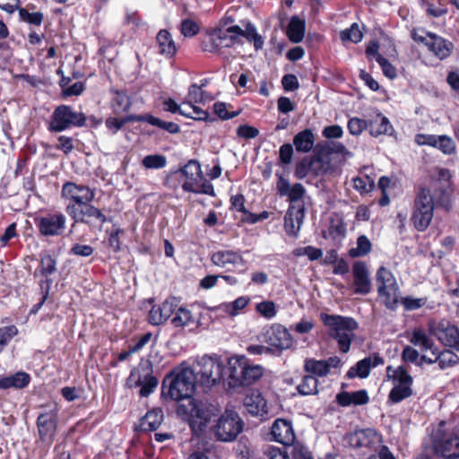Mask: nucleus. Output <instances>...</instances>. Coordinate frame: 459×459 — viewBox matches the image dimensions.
<instances>
[{
	"label": "nucleus",
	"mask_w": 459,
	"mask_h": 459,
	"mask_svg": "<svg viewBox=\"0 0 459 459\" xmlns=\"http://www.w3.org/2000/svg\"><path fill=\"white\" fill-rule=\"evenodd\" d=\"M195 384V371L182 363L164 378L162 394H167L170 399L179 403L178 415L189 423L193 432L198 434L204 430L212 413L204 403L193 398Z\"/></svg>",
	"instance_id": "nucleus-1"
},
{
	"label": "nucleus",
	"mask_w": 459,
	"mask_h": 459,
	"mask_svg": "<svg viewBox=\"0 0 459 459\" xmlns=\"http://www.w3.org/2000/svg\"><path fill=\"white\" fill-rule=\"evenodd\" d=\"M442 206L446 211L450 208L449 196L443 188L430 189L422 187L420 189L413 202L411 221L419 231H424L430 224L433 218L434 207Z\"/></svg>",
	"instance_id": "nucleus-2"
},
{
	"label": "nucleus",
	"mask_w": 459,
	"mask_h": 459,
	"mask_svg": "<svg viewBox=\"0 0 459 459\" xmlns=\"http://www.w3.org/2000/svg\"><path fill=\"white\" fill-rule=\"evenodd\" d=\"M229 386L236 388L248 386L264 375V368L253 364L246 356H234L229 359Z\"/></svg>",
	"instance_id": "nucleus-3"
},
{
	"label": "nucleus",
	"mask_w": 459,
	"mask_h": 459,
	"mask_svg": "<svg viewBox=\"0 0 459 459\" xmlns=\"http://www.w3.org/2000/svg\"><path fill=\"white\" fill-rule=\"evenodd\" d=\"M321 319L329 328L330 336L337 341L340 351L343 353L348 352L355 336L353 332L358 328L356 320L352 317L328 314H321Z\"/></svg>",
	"instance_id": "nucleus-4"
},
{
	"label": "nucleus",
	"mask_w": 459,
	"mask_h": 459,
	"mask_svg": "<svg viewBox=\"0 0 459 459\" xmlns=\"http://www.w3.org/2000/svg\"><path fill=\"white\" fill-rule=\"evenodd\" d=\"M377 294L381 302L389 310L394 311L400 300V288L393 273L381 266L376 274Z\"/></svg>",
	"instance_id": "nucleus-5"
},
{
	"label": "nucleus",
	"mask_w": 459,
	"mask_h": 459,
	"mask_svg": "<svg viewBox=\"0 0 459 459\" xmlns=\"http://www.w3.org/2000/svg\"><path fill=\"white\" fill-rule=\"evenodd\" d=\"M86 116L82 112H77L68 105L57 106L48 123V131L60 133L73 127H82L86 123Z\"/></svg>",
	"instance_id": "nucleus-6"
},
{
	"label": "nucleus",
	"mask_w": 459,
	"mask_h": 459,
	"mask_svg": "<svg viewBox=\"0 0 459 459\" xmlns=\"http://www.w3.org/2000/svg\"><path fill=\"white\" fill-rule=\"evenodd\" d=\"M129 387H141L139 394L142 397H147L155 391L159 380L153 376L152 363L147 360L134 367L126 380Z\"/></svg>",
	"instance_id": "nucleus-7"
},
{
	"label": "nucleus",
	"mask_w": 459,
	"mask_h": 459,
	"mask_svg": "<svg viewBox=\"0 0 459 459\" xmlns=\"http://www.w3.org/2000/svg\"><path fill=\"white\" fill-rule=\"evenodd\" d=\"M199 383L204 387H212L222 378L223 363L218 357L204 355L198 359L193 369Z\"/></svg>",
	"instance_id": "nucleus-8"
},
{
	"label": "nucleus",
	"mask_w": 459,
	"mask_h": 459,
	"mask_svg": "<svg viewBox=\"0 0 459 459\" xmlns=\"http://www.w3.org/2000/svg\"><path fill=\"white\" fill-rule=\"evenodd\" d=\"M261 342H264L272 352L280 353L289 350L293 345V338L289 330L281 324H272L263 328L258 335Z\"/></svg>",
	"instance_id": "nucleus-9"
},
{
	"label": "nucleus",
	"mask_w": 459,
	"mask_h": 459,
	"mask_svg": "<svg viewBox=\"0 0 459 459\" xmlns=\"http://www.w3.org/2000/svg\"><path fill=\"white\" fill-rule=\"evenodd\" d=\"M243 421L237 412L226 411L212 427V432L217 440L231 442L243 430Z\"/></svg>",
	"instance_id": "nucleus-10"
},
{
	"label": "nucleus",
	"mask_w": 459,
	"mask_h": 459,
	"mask_svg": "<svg viewBox=\"0 0 459 459\" xmlns=\"http://www.w3.org/2000/svg\"><path fill=\"white\" fill-rule=\"evenodd\" d=\"M65 212L74 223H84L92 225L97 222L104 224L108 221L107 216L102 211L91 204V202H85L83 204H67Z\"/></svg>",
	"instance_id": "nucleus-11"
},
{
	"label": "nucleus",
	"mask_w": 459,
	"mask_h": 459,
	"mask_svg": "<svg viewBox=\"0 0 459 459\" xmlns=\"http://www.w3.org/2000/svg\"><path fill=\"white\" fill-rule=\"evenodd\" d=\"M39 232L43 237H56L64 233L66 217L62 212H47L33 219Z\"/></svg>",
	"instance_id": "nucleus-12"
},
{
	"label": "nucleus",
	"mask_w": 459,
	"mask_h": 459,
	"mask_svg": "<svg viewBox=\"0 0 459 459\" xmlns=\"http://www.w3.org/2000/svg\"><path fill=\"white\" fill-rule=\"evenodd\" d=\"M434 449L437 455L446 459L459 458V430H437L434 437Z\"/></svg>",
	"instance_id": "nucleus-13"
},
{
	"label": "nucleus",
	"mask_w": 459,
	"mask_h": 459,
	"mask_svg": "<svg viewBox=\"0 0 459 459\" xmlns=\"http://www.w3.org/2000/svg\"><path fill=\"white\" fill-rule=\"evenodd\" d=\"M58 423V410L54 406L48 411L40 412L37 418V429L40 440L50 446L55 438Z\"/></svg>",
	"instance_id": "nucleus-14"
},
{
	"label": "nucleus",
	"mask_w": 459,
	"mask_h": 459,
	"mask_svg": "<svg viewBox=\"0 0 459 459\" xmlns=\"http://www.w3.org/2000/svg\"><path fill=\"white\" fill-rule=\"evenodd\" d=\"M212 263L227 271H238L244 273L246 270V260L239 251L232 249H221L213 252L211 255Z\"/></svg>",
	"instance_id": "nucleus-15"
},
{
	"label": "nucleus",
	"mask_w": 459,
	"mask_h": 459,
	"mask_svg": "<svg viewBox=\"0 0 459 459\" xmlns=\"http://www.w3.org/2000/svg\"><path fill=\"white\" fill-rule=\"evenodd\" d=\"M429 333L435 335L445 346L459 351V328L447 320L429 325Z\"/></svg>",
	"instance_id": "nucleus-16"
},
{
	"label": "nucleus",
	"mask_w": 459,
	"mask_h": 459,
	"mask_svg": "<svg viewBox=\"0 0 459 459\" xmlns=\"http://www.w3.org/2000/svg\"><path fill=\"white\" fill-rule=\"evenodd\" d=\"M61 196L69 201L68 204H83L85 202H92L95 198V189L86 185L67 181L62 186Z\"/></svg>",
	"instance_id": "nucleus-17"
},
{
	"label": "nucleus",
	"mask_w": 459,
	"mask_h": 459,
	"mask_svg": "<svg viewBox=\"0 0 459 459\" xmlns=\"http://www.w3.org/2000/svg\"><path fill=\"white\" fill-rule=\"evenodd\" d=\"M179 300L171 297L159 306H153L149 312V322L152 325H160L167 321L176 311Z\"/></svg>",
	"instance_id": "nucleus-18"
},
{
	"label": "nucleus",
	"mask_w": 459,
	"mask_h": 459,
	"mask_svg": "<svg viewBox=\"0 0 459 459\" xmlns=\"http://www.w3.org/2000/svg\"><path fill=\"white\" fill-rule=\"evenodd\" d=\"M176 173H178L184 180L182 188L185 192L194 190V186L197 181L203 179V172L201 165L197 160H190L185 166L179 169Z\"/></svg>",
	"instance_id": "nucleus-19"
},
{
	"label": "nucleus",
	"mask_w": 459,
	"mask_h": 459,
	"mask_svg": "<svg viewBox=\"0 0 459 459\" xmlns=\"http://www.w3.org/2000/svg\"><path fill=\"white\" fill-rule=\"evenodd\" d=\"M305 217L303 204H290L284 217V229L287 235L297 237Z\"/></svg>",
	"instance_id": "nucleus-20"
},
{
	"label": "nucleus",
	"mask_w": 459,
	"mask_h": 459,
	"mask_svg": "<svg viewBox=\"0 0 459 459\" xmlns=\"http://www.w3.org/2000/svg\"><path fill=\"white\" fill-rule=\"evenodd\" d=\"M350 442L355 448H373L381 442V436L373 429H364L351 434Z\"/></svg>",
	"instance_id": "nucleus-21"
},
{
	"label": "nucleus",
	"mask_w": 459,
	"mask_h": 459,
	"mask_svg": "<svg viewBox=\"0 0 459 459\" xmlns=\"http://www.w3.org/2000/svg\"><path fill=\"white\" fill-rule=\"evenodd\" d=\"M354 293L367 295L371 291V281L368 267L364 262H355L352 267Z\"/></svg>",
	"instance_id": "nucleus-22"
},
{
	"label": "nucleus",
	"mask_w": 459,
	"mask_h": 459,
	"mask_svg": "<svg viewBox=\"0 0 459 459\" xmlns=\"http://www.w3.org/2000/svg\"><path fill=\"white\" fill-rule=\"evenodd\" d=\"M273 440L284 446H290L295 440V434L291 423L283 419H277L271 429Z\"/></svg>",
	"instance_id": "nucleus-23"
},
{
	"label": "nucleus",
	"mask_w": 459,
	"mask_h": 459,
	"mask_svg": "<svg viewBox=\"0 0 459 459\" xmlns=\"http://www.w3.org/2000/svg\"><path fill=\"white\" fill-rule=\"evenodd\" d=\"M409 342L419 348L421 353L430 351L431 354H437V346L429 333L422 327H416L411 330L408 336Z\"/></svg>",
	"instance_id": "nucleus-24"
},
{
	"label": "nucleus",
	"mask_w": 459,
	"mask_h": 459,
	"mask_svg": "<svg viewBox=\"0 0 459 459\" xmlns=\"http://www.w3.org/2000/svg\"><path fill=\"white\" fill-rule=\"evenodd\" d=\"M427 36L429 40L426 42V47H428L429 50L436 56L442 60L451 55L454 48L452 42L433 32H427Z\"/></svg>",
	"instance_id": "nucleus-25"
},
{
	"label": "nucleus",
	"mask_w": 459,
	"mask_h": 459,
	"mask_svg": "<svg viewBox=\"0 0 459 459\" xmlns=\"http://www.w3.org/2000/svg\"><path fill=\"white\" fill-rule=\"evenodd\" d=\"M244 406L252 416L264 418L268 414L266 401L258 391H253L245 397Z\"/></svg>",
	"instance_id": "nucleus-26"
},
{
	"label": "nucleus",
	"mask_w": 459,
	"mask_h": 459,
	"mask_svg": "<svg viewBox=\"0 0 459 459\" xmlns=\"http://www.w3.org/2000/svg\"><path fill=\"white\" fill-rule=\"evenodd\" d=\"M369 401L368 392L366 390H359L356 392H341L336 395V402L342 407L350 405H364Z\"/></svg>",
	"instance_id": "nucleus-27"
},
{
	"label": "nucleus",
	"mask_w": 459,
	"mask_h": 459,
	"mask_svg": "<svg viewBox=\"0 0 459 459\" xmlns=\"http://www.w3.org/2000/svg\"><path fill=\"white\" fill-rule=\"evenodd\" d=\"M316 136L312 129L306 128L297 133L293 137V146L297 152L308 153L315 145Z\"/></svg>",
	"instance_id": "nucleus-28"
},
{
	"label": "nucleus",
	"mask_w": 459,
	"mask_h": 459,
	"mask_svg": "<svg viewBox=\"0 0 459 459\" xmlns=\"http://www.w3.org/2000/svg\"><path fill=\"white\" fill-rule=\"evenodd\" d=\"M39 264L34 272V277H41L40 281H52L48 277L56 272V260L48 253L39 255Z\"/></svg>",
	"instance_id": "nucleus-29"
},
{
	"label": "nucleus",
	"mask_w": 459,
	"mask_h": 459,
	"mask_svg": "<svg viewBox=\"0 0 459 459\" xmlns=\"http://www.w3.org/2000/svg\"><path fill=\"white\" fill-rule=\"evenodd\" d=\"M163 420V412L161 409H153L149 411L140 420L138 430L148 432L156 430Z\"/></svg>",
	"instance_id": "nucleus-30"
},
{
	"label": "nucleus",
	"mask_w": 459,
	"mask_h": 459,
	"mask_svg": "<svg viewBox=\"0 0 459 459\" xmlns=\"http://www.w3.org/2000/svg\"><path fill=\"white\" fill-rule=\"evenodd\" d=\"M159 53L172 57L177 53V47L171 34L167 30H160L156 37Z\"/></svg>",
	"instance_id": "nucleus-31"
},
{
	"label": "nucleus",
	"mask_w": 459,
	"mask_h": 459,
	"mask_svg": "<svg viewBox=\"0 0 459 459\" xmlns=\"http://www.w3.org/2000/svg\"><path fill=\"white\" fill-rule=\"evenodd\" d=\"M30 381V377L28 373L20 371L13 375L7 376L0 378V388L1 389H22L26 387Z\"/></svg>",
	"instance_id": "nucleus-32"
},
{
	"label": "nucleus",
	"mask_w": 459,
	"mask_h": 459,
	"mask_svg": "<svg viewBox=\"0 0 459 459\" xmlns=\"http://www.w3.org/2000/svg\"><path fill=\"white\" fill-rule=\"evenodd\" d=\"M176 315L171 319V323L175 327H182L189 325L195 326L199 325V316H196L193 312L186 307H178Z\"/></svg>",
	"instance_id": "nucleus-33"
},
{
	"label": "nucleus",
	"mask_w": 459,
	"mask_h": 459,
	"mask_svg": "<svg viewBox=\"0 0 459 459\" xmlns=\"http://www.w3.org/2000/svg\"><path fill=\"white\" fill-rule=\"evenodd\" d=\"M388 378L392 379L394 385L412 386L413 378L403 366L394 368L392 366L386 368Z\"/></svg>",
	"instance_id": "nucleus-34"
},
{
	"label": "nucleus",
	"mask_w": 459,
	"mask_h": 459,
	"mask_svg": "<svg viewBox=\"0 0 459 459\" xmlns=\"http://www.w3.org/2000/svg\"><path fill=\"white\" fill-rule=\"evenodd\" d=\"M305 35V22L298 16H293L287 28V36L293 43H299Z\"/></svg>",
	"instance_id": "nucleus-35"
},
{
	"label": "nucleus",
	"mask_w": 459,
	"mask_h": 459,
	"mask_svg": "<svg viewBox=\"0 0 459 459\" xmlns=\"http://www.w3.org/2000/svg\"><path fill=\"white\" fill-rule=\"evenodd\" d=\"M394 128L386 117L382 114H377L376 119L369 123V133L372 136H378L381 134H391Z\"/></svg>",
	"instance_id": "nucleus-36"
},
{
	"label": "nucleus",
	"mask_w": 459,
	"mask_h": 459,
	"mask_svg": "<svg viewBox=\"0 0 459 459\" xmlns=\"http://www.w3.org/2000/svg\"><path fill=\"white\" fill-rule=\"evenodd\" d=\"M250 302V298L247 296H241L232 302L222 303L218 307V309L224 311L230 316H238Z\"/></svg>",
	"instance_id": "nucleus-37"
},
{
	"label": "nucleus",
	"mask_w": 459,
	"mask_h": 459,
	"mask_svg": "<svg viewBox=\"0 0 459 459\" xmlns=\"http://www.w3.org/2000/svg\"><path fill=\"white\" fill-rule=\"evenodd\" d=\"M320 146V154H326V155H342L345 158H351L353 156V153L350 152L346 146L336 141H331V142H325L324 144L319 145Z\"/></svg>",
	"instance_id": "nucleus-38"
},
{
	"label": "nucleus",
	"mask_w": 459,
	"mask_h": 459,
	"mask_svg": "<svg viewBox=\"0 0 459 459\" xmlns=\"http://www.w3.org/2000/svg\"><path fill=\"white\" fill-rule=\"evenodd\" d=\"M304 370L314 377H325L329 374V368H327V363L325 361V359H306L304 364Z\"/></svg>",
	"instance_id": "nucleus-39"
},
{
	"label": "nucleus",
	"mask_w": 459,
	"mask_h": 459,
	"mask_svg": "<svg viewBox=\"0 0 459 459\" xmlns=\"http://www.w3.org/2000/svg\"><path fill=\"white\" fill-rule=\"evenodd\" d=\"M112 98V108L115 114L118 115L127 112L131 107V101L128 95L121 91H114Z\"/></svg>",
	"instance_id": "nucleus-40"
},
{
	"label": "nucleus",
	"mask_w": 459,
	"mask_h": 459,
	"mask_svg": "<svg viewBox=\"0 0 459 459\" xmlns=\"http://www.w3.org/2000/svg\"><path fill=\"white\" fill-rule=\"evenodd\" d=\"M318 380L316 377L308 374L302 377L301 382L298 385L297 390L301 395H313L317 394Z\"/></svg>",
	"instance_id": "nucleus-41"
},
{
	"label": "nucleus",
	"mask_w": 459,
	"mask_h": 459,
	"mask_svg": "<svg viewBox=\"0 0 459 459\" xmlns=\"http://www.w3.org/2000/svg\"><path fill=\"white\" fill-rule=\"evenodd\" d=\"M437 360L441 369H446L456 365L459 362V357L449 350L439 351L437 348Z\"/></svg>",
	"instance_id": "nucleus-42"
},
{
	"label": "nucleus",
	"mask_w": 459,
	"mask_h": 459,
	"mask_svg": "<svg viewBox=\"0 0 459 459\" xmlns=\"http://www.w3.org/2000/svg\"><path fill=\"white\" fill-rule=\"evenodd\" d=\"M370 373L369 359H363L359 360L354 367H351L347 374L346 377L354 378L359 377V378H366Z\"/></svg>",
	"instance_id": "nucleus-43"
},
{
	"label": "nucleus",
	"mask_w": 459,
	"mask_h": 459,
	"mask_svg": "<svg viewBox=\"0 0 459 459\" xmlns=\"http://www.w3.org/2000/svg\"><path fill=\"white\" fill-rule=\"evenodd\" d=\"M242 37L246 38L247 41L253 42L256 50L261 49L264 46L263 37L258 34L255 26L250 22L246 24Z\"/></svg>",
	"instance_id": "nucleus-44"
},
{
	"label": "nucleus",
	"mask_w": 459,
	"mask_h": 459,
	"mask_svg": "<svg viewBox=\"0 0 459 459\" xmlns=\"http://www.w3.org/2000/svg\"><path fill=\"white\" fill-rule=\"evenodd\" d=\"M412 393L413 391L411 386L394 385V387L389 393L388 400L392 403H398L403 400L411 396Z\"/></svg>",
	"instance_id": "nucleus-45"
},
{
	"label": "nucleus",
	"mask_w": 459,
	"mask_h": 459,
	"mask_svg": "<svg viewBox=\"0 0 459 459\" xmlns=\"http://www.w3.org/2000/svg\"><path fill=\"white\" fill-rule=\"evenodd\" d=\"M372 248V245L368 238L361 235L357 238V247L350 249L349 254L351 257H359L368 255Z\"/></svg>",
	"instance_id": "nucleus-46"
},
{
	"label": "nucleus",
	"mask_w": 459,
	"mask_h": 459,
	"mask_svg": "<svg viewBox=\"0 0 459 459\" xmlns=\"http://www.w3.org/2000/svg\"><path fill=\"white\" fill-rule=\"evenodd\" d=\"M142 165L147 169H160L166 167L167 158L162 154H150L142 160Z\"/></svg>",
	"instance_id": "nucleus-47"
},
{
	"label": "nucleus",
	"mask_w": 459,
	"mask_h": 459,
	"mask_svg": "<svg viewBox=\"0 0 459 459\" xmlns=\"http://www.w3.org/2000/svg\"><path fill=\"white\" fill-rule=\"evenodd\" d=\"M420 5L425 10L428 16L433 18H439L446 14L448 12L447 8L444 4H439L438 5H436L429 0H420Z\"/></svg>",
	"instance_id": "nucleus-48"
},
{
	"label": "nucleus",
	"mask_w": 459,
	"mask_h": 459,
	"mask_svg": "<svg viewBox=\"0 0 459 459\" xmlns=\"http://www.w3.org/2000/svg\"><path fill=\"white\" fill-rule=\"evenodd\" d=\"M342 41H351L353 43H359L363 38V34L359 30L358 23L354 22L349 29L342 30L340 33Z\"/></svg>",
	"instance_id": "nucleus-49"
},
{
	"label": "nucleus",
	"mask_w": 459,
	"mask_h": 459,
	"mask_svg": "<svg viewBox=\"0 0 459 459\" xmlns=\"http://www.w3.org/2000/svg\"><path fill=\"white\" fill-rule=\"evenodd\" d=\"M318 161L317 158H303L295 168V177L299 179L305 178L307 175L311 174V165Z\"/></svg>",
	"instance_id": "nucleus-50"
},
{
	"label": "nucleus",
	"mask_w": 459,
	"mask_h": 459,
	"mask_svg": "<svg viewBox=\"0 0 459 459\" xmlns=\"http://www.w3.org/2000/svg\"><path fill=\"white\" fill-rule=\"evenodd\" d=\"M255 310L266 319H272L277 314L276 306L274 302L271 300H264L257 303L255 306Z\"/></svg>",
	"instance_id": "nucleus-51"
},
{
	"label": "nucleus",
	"mask_w": 459,
	"mask_h": 459,
	"mask_svg": "<svg viewBox=\"0 0 459 459\" xmlns=\"http://www.w3.org/2000/svg\"><path fill=\"white\" fill-rule=\"evenodd\" d=\"M19 16L22 21L36 26H39L44 19L41 12L30 13L24 8L19 9Z\"/></svg>",
	"instance_id": "nucleus-52"
},
{
	"label": "nucleus",
	"mask_w": 459,
	"mask_h": 459,
	"mask_svg": "<svg viewBox=\"0 0 459 459\" xmlns=\"http://www.w3.org/2000/svg\"><path fill=\"white\" fill-rule=\"evenodd\" d=\"M18 334V329L15 325L0 327V352Z\"/></svg>",
	"instance_id": "nucleus-53"
},
{
	"label": "nucleus",
	"mask_w": 459,
	"mask_h": 459,
	"mask_svg": "<svg viewBox=\"0 0 459 459\" xmlns=\"http://www.w3.org/2000/svg\"><path fill=\"white\" fill-rule=\"evenodd\" d=\"M399 302L404 307V309L407 311H412L419 309L425 306L427 303L426 298H412L411 296H407L404 298L400 297Z\"/></svg>",
	"instance_id": "nucleus-54"
},
{
	"label": "nucleus",
	"mask_w": 459,
	"mask_h": 459,
	"mask_svg": "<svg viewBox=\"0 0 459 459\" xmlns=\"http://www.w3.org/2000/svg\"><path fill=\"white\" fill-rule=\"evenodd\" d=\"M436 148L439 149L445 154L455 152V143L453 139L447 135H438Z\"/></svg>",
	"instance_id": "nucleus-55"
},
{
	"label": "nucleus",
	"mask_w": 459,
	"mask_h": 459,
	"mask_svg": "<svg viewBox=\"0 0 459 459\" xmlns=\"http://www.w3.org/2000/svg\"><path fill=\"white\" fill-rule=\"evenodd\" d=\"M149 118H150V125H152L153 126H157L163 130H166L167 132H169L170 134H178L180 131L179 126L174 122L163 121L158 117H155L152 115Z\"/></svg>",
	"instance_id": "nucleus-56"
},
{
	"label": "nucleus",
	"mask_w": 459,
	"mask_h": 459,
	"mask_svg": "<svg viewBox=\"0 0 459 459\" xmlns=\"http://www.w3.org/2000/svg\"><path fill=\"white\" fill-rule=\"evenodd\" d=\"M369 124L364 119L359 117H351L347 124L348 130L352 135H359Z\"/></svg>",
	"instance_id": "nucleus-57"
},
{
	"label": "nucleus",
	"mask_w": 459,
	"mask_h": 459,
	"mask_svg": "<svg viewBox=\"0 0 459 459\" xmlns=\"http://www.w3.org/2000/svg\"><path fill=\"white\" fill-rule=\"evenodd\" d=\"M180 30L185 37L191 38L195 36L199 32L200 28L199 25L195 21L191 19H185L181 22Z\"/></svg>",
	"instance_id": "nucleus-58"
},
{
	"label": "nucleus",
	"mask_w": 459,
	"mask_h": 459,
	"mask_svg": "<svg viewBox=\"0 0 459 459\" xmlns=\"http://www.w3.org/2000/svg\"><path fill=\"white\" fill-rule=\"evenodd\" d=\"M293 152L294 150L291 143H283L279 149V162L282 165L290 164Z\"/></svg>",
	"instance_id": "nucleus-59"
},
{
	"label": "nucleus",
	"mask_w": 459,
	"mask_h": 459,
	"mask_svg": "<svg viewBox=\"0 0 459 459\" xmlns=\"http://www.w3.org/2000/svg\"><path fill=\"white\" fill-rule=\"evenodd\" d=\"M214 113L221 119L227 120L238 116L239 111H227V105L224 102H215L213 104Z\"/></svg>",
	"instance_id": "nucleus-60"
},
{
	"label": "nucleus",
	"mask_w": 459,
	"mask_h": 459,
	"mask_svg": "<svg viewBox=\"0 0 459 459\" xmlns=\"http://www.w3.org/2000/svg\"><path fill=\"white\" fill-rule=\"evenodd\" d=\"M377 63L380 65L383 74L389 79H394L396 77V69L394 66L383 56H377Z\"/></svg>",
	"instance_id": "nucleus-61"
},
{
	"label": "nucleus",
	"mask_w": 459,
	"mask_h": 459,
	"mask_svg": "<svg viewBox=\"0 0 459 459\" xmlns=\"http://www.w3.org/2000/svg\"><path fill=\"white\" fill-rule=\"evenodd\" d=\"M237 134L240 138L254 139L259 134V130L248 125H241L237 129Z\"/></svg>",
	"instance_id": "nucleus-62"
},
{
	"label": "nucleus",
	"mask_w": 459,
	"mask_h": 459,
	"mask_svg": "<svg viewBox=\"0 0 459 459\" xmlns=\"http://www.w3.org/2000/svg\"><path fill=\"white\" fill-rule=\"evenodd\" d=\"M322 135L326 139H339L343 135V129L339 125L328 126L323 129Z\"/></svg>",
	"instance_id": "nucleus-63"
},
{
	"label": "nucleus",
	"mask_w": 459,
	"mask_h": 459,
	"mask_svg": "<svg viewBox=\"0 0 459 459\" xmlns=\"http://www.w3.org/2000/svg\"><path fill=\"white\" fill-rule=\"evenodd\" d=\"M264 453L269 459H290L285 449L275 446H267Z\"/></svg>",
	"instance_id": "nucleus-64"
}]
</instances>
